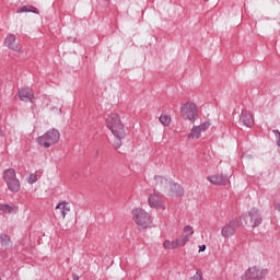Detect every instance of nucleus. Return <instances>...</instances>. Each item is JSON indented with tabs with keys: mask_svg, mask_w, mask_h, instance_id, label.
<instances>
[{
	"mask_svg": "<svg viewBox=\"0 0 280 280\" xmlns=\"http://www.w3.org/2000/svg\"><path fill=\"white\" fill-rule=\"evenodd\" d=\"M58 141H60V131L57 129L48 130L37 138V143L42 145V148H51V145H55Z\"/></svg>",
	"mask_w": 280,
	"mask_h": 280,
	"instance_id": "nucleus-4",
	"label": "nucleus"
},
{
	"mask_svg": "<svg viewBox=\"0 0 280 280\" xmlns=\"http://www.w3.org/2000/svg\"><path fill=\"white\" fill-rule=\"evenodd\" d=\"M3 180L5 182L8 189L13 194L21 191V182L16 178V171H14V168H8L3 172Z\"/></svg>",
	"mask_w": 280,
	"mask_h": 280,
	"instance_id": "nucleus-3",
	"label": "nucleus"
},
{
	"mask_svg": "<svg viewBox=\"0 0 280 280\" xmlns=\"http://www.w3.org/2000/svg\"><path fill=\"white\" fill-rule=\"evenodd\" d=\"M189 237H191V235L187 234L182 240L178 238L179 246H185V244H187V242H189Z\"/></svg>",
	"mask_w": 280,
	"mask_h": 280,
	"instance_id": "nucleus-24",
	"label": "nucleus"
},
{
	"mask_svg": "<svg viewBox=\"0 0 280 280\" xmlns=\"http://www.w3.org/2000/svg\"><path fill=\"white\" fill-rule=\"evenodd\" d=\"M0 211H3V213H12L14 211V207L5 203L0 207Z\"/></svg>",
	"mask_w": 280,
	"mask_h": 280,
	"instance_id": "nucleus-22",
	"label": "nucleus"
},
{
	"mask_svg": "<svg viewBox=\"0 0 280 280\" xmlns=\"http://www.w3.org/2000/svg\"><path fill=\"white\" fill-rule=\"evenodd\" d=\"M205 1H209V0H205Z\"/></svg>",
	"mask_w": 280,
	"mask_h": 280,
	"instance_id": "nucleus-33",
	"label": "nucleus"
},
{
	"mask_svg": "<svg viewBox=\"0 0 280 280\" xmlns=\"http://www.w3.org/2000/svg\"><path fill=\"white\" fill-rule=\"evenodd\" d=\"M72 280H80V277L75 273H72Z\"/></svg>",
	"mask_w": 280,
	"mask_h": 280,
	"instance_id": "nucleus-30",
	"label": "nucleus"
},
{
	"mask_svg": "<svg viewBox=\"0 0 280 280\" xmlns=\"http://www.w3.org/2000/svg\"><path fill=\"white\" fill-rule=\"evenodd\" d=\"M207 250V245L199 246V253H205Z\"/></svg>",
	"mask_w": 280,
	"mask_h": 280,
	"instance_id": "nucleus-28",
	"label": "nucleus"
},
{
	"mask_svg": "<svg viewBox=\"0 0 280 280\" xmlns=\"http://www.w3.org/2000/svg\"><path fill=\"white\" fill-rule=\"evenodd\" d=\"M154 180L155 185L160 187V189H163L164 191H167V189H170V185L172 184V180H168L167 178L161 175H156L154 177Z\"/></svg>",
	"mask_w": 280,
	"mask_h": 280,
	"instance_id": "nucleus-14",
	"label": "nucleus"
},
{
	"mask_svg": "<svg viewBox=\"0 0 280 280\" xmlns=\"http://www.w3.org/2000/svg\"><path fill=\"white\" fill-rule=\"evenodd\" d=\"M190 280H202V275H199V272L197 271L196 275L190 278Z\"/></svg>",
	"mask_w": 280,
	"mask_h": 280,
	"instance_id": "nucleus-27",
	"label": "nucleus"
},
{
	"mask_svg": "<svg viewBox=\"0 0 280 280\" xmlns=\"http://www.w3.org/2000/svg\"><path fill=\"white\" fill-rule=\"evenodd\" d=\"M18 12L21 14L23 12H32L33 14H40V11L34 5H23L18 9Z\"/></svg>",
	"mask_w": 280,
	"mask_h": 280,
	"instance_id": "nucleus-17",
	"label": "nucleus"
},
{
	"mask_svg": "<svg viewBox=\"0 0 280 280\" xmlns=\"http://www.w3.org/2000/svg\"><path fill=\"white\" fill-rule=\"evenodd\" d=\"M242 226V223L237 219H233L228 224H225L221 230V235L223 237H231L235 235V231Z\"/></svg>",
	"mask_w": 280,
	"mask_h": 280,
	"instance_id": "nucleus-7",
	"label": "nucleus"
},
{
	"mask_svg": "<svg viewBox=\"0 0 280 280\" xmlns=\"http://www.w3.org/2000/svg\"><path fill=\"white\" fill-rule=\"evenodd\" d=\"M268 276V269H262L257 266L250 267L245 271V275L242 277V279H254V280H261L266 279Z\"/></svg>",
	"mask_w": 280,
	"mask_h": 280,
	"instance_id": "nucleus-6",
	"label": "nucleus"
},
{
	"mask_svg": "<svg viewBox=\"0 0 280 280\" xmlns=\"http://www.w3.org/2000/svg\"><path fill=\"white\" fill-rule=\"evenodd\" d=\"M164 248H166L167 250H174V248H178L179 243H178V238L175 241H165L163 244Z\"/></svg>",
	"mask_w": 280,
	"mask_h": 280,
	"instance_id": "nucleus-19",
	"label": "nucleus"
},
{
	"mask_svg": "<svg viewBox=\"0 0 280 280\" xmlns=\"http://www.w3.org/2000/svg\"><path fill=\"white\" fill-rule=\"evenodd\" d=\"M240 121H242L243 126H246V128H253V126H255L253 114L246 109L242 110Z\"/></svg>",
	"mask_w": 280,
	"mask_h": 280,
	"instance_id": "nucleus-13",
	"label": "nucleus"
},
{
	"mask_svg": "<svg viewBox=\"0 0 280 280\" xmlns=\"http://www.w3.org/2000/svg\"><path fill=\"white\" fill-rule=\"evenodd\" d=\"M211 122L209 121H205L203 124H201L200 126H197V128H199V130L201 132H205L206 130H208V128H210Z\"/></svg>",
	"mask_w": 280,
	"mask_h": 280,
	"instance_id": "nucleus-23",
	"label": "nucleus"
},
{
	"mask_svg": "<svg viewBox=\"0 0 280 280\" xmlns=\"http://www.w3.org/2000/svg\"><path fill=\"white\" fill-rule=\"evenodd\" d=\"M168 191L171 195H175V196H185V189L183 188V186H180V184H176L174 182H171V185L168 186Z\"/></svg>",
	"mask_w": 280,
	"mask_h": 280,
	"instance_id": "nucleus-15",
	"label": "nucleus"
},
{
	"mask_svg": "<svg viewBox=\"0 0 280 280\" xmlns=\"http://www.w3.org/2000/svg\"><path fill=\"white\" fill-rule=\"evenodd\" d=\"M249 218L253 229H257V226H259L264 222V219L261 218V212H259V209L257 208H253L249 211Z\"/></svg>",
	"mask_w": 280,
	"mask_h": 280,
	"instance_id": "nucleus-10",
	"label": "nucleus"
},
{
	"mask_svg": "<svg viewBox=\"0 0 280 280\" xmlns=\"http://www.w3.org/2000/svg\"><path fill=\"white\" fill-rule=\"evenodd\" d=\"M276 209H277V211H280V203L276 205Z\"/></svg>",
	"mask_w": 280,
	"mask_h": 280,
	"instance_id": "nucleus-31",
	"label": "nucleus"
},
{
	"mask_svg": "<svg viewBox=\"0 0 280 280\" xmlns=\"http://www.w3.org/2000/svg\"><path fill=\"white\" fill-rule=\"evenodd\" d=\"M132 220L133 222L140 228V229H148L150 224H152V219L150 217V213L145 212V210L141 208H136L131 211Z\"/></svg>",
	"mask_w": 280,
	"mask_h": 280,
	"instance_id": "nucleus-2",
	"label": "nucleus"
},
{
	"mask_svg": "<svg viewBox=\"0 0 280 280\" xmlns=\"http://www.w3.org/2000/svg\"><path fill=\"white\" fill-rule=\"evenodd\" d=\"M106 126L115 137L113 147L115 150H119L122 143L121 140L126 139V128L121 122V118L117 114H110L106 119Z\"/></svg>",
	"mask_w": 280,
	"mask_h": 280,
	"instance_id": "nucleus-1",
	"label": "nucleus"
},
{
	"mask_svg": "<svg viewBox=\"0 0 280 280\" xmlns=\"http://www.w3.org/2000/svg\"><path fill=\"white\" fill-rule=\"evenodd\" d=\"M160 121L163 126H170V124H172V116L167 114H162L160 116Z\"/></svg>",
	"mask_w": 280,
	"mask_h": 280,
	"instance_id": "nucleus-20",
	"label": "nucleus"
},
{
	"mask_svg": "<svg viewBox=\"0 0 280 280\" xmlns=\"http://www.w3.org/2000/svg\"><path fill=\"white\" fill-rule=\"evenodd\" d=\"M149 207L152 209H165L163 205V198L161 197V192L154 190L152 195L148 198Z\"/></svg>",
	"mask_w": 280,
	"mask_h": 280,
	"instance_id": "nucleus-8",
	"label": "nucleus"
},
{
	"mask_svg": "<svg viewBox=\"0 0 280 280\" xmlns=\"http://www.w3.org/2000/svg\"><path fill=\"white\" fill-rule=\"evenodd\" d=\"M207 180H209V183H211L212 185H229V176L222 174L210 175L207 177Z\"/></svg>",
	"mask_w": 280,
	"mask_h": 280,
	"instance_id": "nucleus-12",
	"label": "nucleus"
},
{
	"mask_svg": "<svg viewBox=\"0 0 280 280\" xmlns=\"http://www.w3.org/2000/svg\"><path fill=\"white\" fill-rule=\"evenodd\" d=\"M4 45L8 47V49H11L12 51H20L21 50V44L16 42V35L9 34L4 38Z\"/></svg>",
	"mask_w": 280,
	"mask_h": 280,
	"instance_id": "nucleus-9",
	"label": "nucleus"
},
{
	"mask_svg": "<svg viewBox=\"0 0 280 280\" xmlns=\"http://www.w3.org/2000/svg\"><path fill=\"white\" fill-rule=\"evenodd\" d=\"M56 209H60L61 211V218H67V213H69V211H71V206H69V202H59L57 206H56Z\"/></svg>",
	"mask_w": 280,
	"mask_h": 280,
	"instance_id": "nucleus-16",
	"label": "nucleus"
},
{
	"mask_svg": "<svg viewBox=\"0 0 280 280\" xmlns=\"http://www.w3.org/2000/svg\"><path fill=\"white\" fill-rule=\"evenodd\" d=\"M184 233H189L188 235H194V228L191 225H186L184 228Z\"/></svg>",
	"mask_w": 280,
	"mask_h": 280,
	"instance_id": "nucleus-25",
	"label": "nucleus"
},
{
	"mask_svg": "<svg viewBox=\"0 0 280 280\" xmlns=\"http://www.w3.org/2000/svg\"><path fill=\"white\" fill-rule=\"evenodd\" d=\"M273 132H275L276 135H279L278 145H279V148H280V132H279V130H273Z\"/></svg>",
	"mask_w": 280,
	"mask_h": 280,
	"instance_id": "nucleus-29",
	"label": "nucleus"
},
{
	"mask_svg": "<svg viewBox=\"0 0 280 280\" xmlns=\"http://www.w3.org/2000/svg\"><path fill=\"white\" fill-rule=\"evenodd\" d=\"M36 180H38V177L36 176V174H31L28 177V183L31 185H34V183H36Z\"/></svg>",
	"mask_w": 280,
	"mask_h": 280,
	"instance_id": "nucleus-26",
	"label": "nucleus"
},
{
	"mask_svg": "<svg viewBox=\"0 0 280 280\" xmlns=\"http://www.w3.org/2000/svg\"><path fill=\"white\" fill-rule=\"evenodd\" d=\"M2 246H12V240L8 234H1L0 236Z\"/></svg>",
	"mask_w": 280,
	"mask_h": 280,
	"instance_id": "nucleus-21",
	"label": "nucleus"
},
{
	"mask_svg": "<svg viewBox=\"0 0 280 280\" xmlns=\"http://www.w3.org/2000/svg\"><path fill=\"white\" fill-rule=\"evenodd\" d=\"M21 102H31L34 104V92L30 88H21L18 92Z\"/></svg>",
	"mask_w": 280,
	"mask_h": 280,
	"instance_id": "nucleus-11",
	"label": "nucleus"
},
{
	"mask_svg": "<svg viewBox=\"0 0 280 280\" xmlns=\"http://www.w3.org/2000/svg\"><path fill=\"white\" fill-rule=\"evenodd\" d=\"M180 116L183 117V119H188V121L195 124L198 117V106H196L195 103L189 102L183 104L180 107Z\"/></svg>",
	"mask_w": 280,
	"mask_h": 280,
	"instance_id": "nucleus-5",
	"label": "nucleus"
},
{
	"mask_svg": "<svg viewBox=\"0 0 280 280\" xmlns=\"http://www.w3.org/2000/svg\"><path fill=\"white\" fill-rule=\"evenodd\" d=\"M220 3V0H215L214 5H218Z\"/></svg>",
	"mask_w": 280,
	"mask_h": 280,
	"instance_id": "nucleus-32",
	"label": "nucleus"
},
{
	"mask_svg": "<svg viewBox=\"0 0 280 280\" xmlns=\"http://www.w3.org/2000/svg\"><path fill=\"white\" fill-rule=\"evenodd\" d=\"M202 131L200 130V128H198V126H194L190 133L188 135V139H200Z\"/></svg>",
	"mask_w": 280,
	"mask_h": 280,
	"instance_id": "nucleus-18",
	"label": "nucleus"
}]
</instances>
